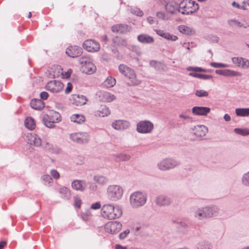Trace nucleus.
Here are the masks:
<instances>
[{
	"label": "nucleus",
	"mask_w": 249,
	"mask_h": 249,
	"mask_svg": "<svg viewBox=\"0 0 249 249\" xmlns=\"http://www.w3.org/2000/svg\"><path fill=\"white\" fill-rule=\"evenodd\" d=\"M101 214L105 218L115 219L119 218L122 215V209L118 205L114 206L110 204H107L102 207Z\"/></svg>",
	"instance_id": "nucleus-1"
},
{
	"label": "nucleus",
	"mask_w": 249,
	"mask_h": 249,
	"mask_svg": "<svg viewBox=\"0 0 249 249\" xmlns=\"http://www.w3.org/2000/svg\"><path fill=\"white\" fill-rule=\"evenodd\" d=\"M124 193L123 187L118 184L109 185L107 188V196L111 201L116 202L121 200Z\"/></svg>",
	"instance_id": "nucleus-2"
},
{
	"label": "nucleus",
	"mask_w": 249,
	"mask_h": 249,
	"mask_svg": "<svg viewBox=\"0 0 249 249\" xmlns=\"http://www.w3.org/2000/svg\"><path fill=\"white\" fill-rule=\"evenodd\" d=\"M147 194L142 191H136L130 196V203L132 207L137 208L143 206L146 202Z\"/></svg>",
	"instance_id": "nucleus-3"
},
{
	"label": "nucleus",
	"mask_w": 249,
	"mask_h": 249,
	"mask_svg": "<svg viewBox=\"0 0 249 249\" xmlns=\"http://www.w3.org/2000/svg\"><path fill=\"white\" fill-rule=\"evenodd\" d=\"M120 72L130 80L128 83L129 86H137L141 83V81L136 78L134 71L124 64L119 66Z\"/></svg>",
	"instance_id": "nucleus-4"
},
{
	"label": "nucleus",
	"mask_w": 249,
	"mask_h": 249,
	"mask_svg": "<svg viewBox=\"0 0 249 249\" xmlns=\"http://www.w3.org/2000/svg\"><path fill=\"white\" fill-rule=\"evenodd\" d=\"M42 121L46 126L53 128L55 126V123L61 121V117L58 112L52 110L44 116Z\"/></svg>",
	"instance_id": "nucleus-5"
},
{
	"label": "nucleus",
	"mask_w": 249,
	"mask_h": 249,
	"mask_svg": "<svg viewBox=\"0 0 249 249\" xmlns=\"http://www.w3.org/2000/svg\"><path fill=\"white\" fill-rule=\"evenodd\" d=\"M90 138L89 135L86 132H76L70 135V138L73 142L80 144L88 143Z\"/></svg>",
	"instance_id": "nucleus-6"
},
{
	"label": "nucleus",
	"mask_w": 249,
	"mask_h": 249,
	"mask_svg": "<svg viewBox=\"0 0 249 249\" xmlns=\"http://www.w3.org/2000/svg\"><path fill=\"white\" fill-rule=\"evenodd\" d=\"M180 164V162L173 159H165L158 163L159 169L162 171H166L173 169Z\"/></svg>",
	"instance_id": "nucleus-7"
},
{
	"label": "nucleus",
	"mask_w": 249,
	"mask_h": 249,
	"mask_svg": "<svg viewBox=\"0 0 249 249\" xmlns=\"http://www.w3.org/2000/svg\"><path fill=\"white\" fill-rule=\"evenodd\" d=\"M79 63L82 65L83 72L91 74L95 72L96 67L95 65L90 61L89 58L82 57L80 58Z\"/></svg>",
	"instance_id": "nucleus-8"
},
{
	"label": "nucleus",
	"mask_w": 249,
	"mask_h": 249,
	"mask_svg": "<svg viewBox=\"0 0 249 249\" xmlns=\"http://www.w3.org/2000/svg\"><path fill=\"white\" fill-rule=\"evenodd\" d=\"M153 129L154 124L149 121H141L137 124L136 130L139 133H150L153 131Z\"/></svg>",
	"instance_id": "nucleus-9"
},
{
	"label": "nucleus",
	"mask_w": 249,
	"mask_h": 249,
	"mask_svg": "<svg viewBox=\"0 0 249 249\" xmlns=\"http://www.w3.org/2000/svg\"><path fill=\"white\" fill-rule=\"evenodd\" d=\"M122 228L121 223L116 221H110L105 225V230L106 232L111 234H115L118 233Z\"/></svg>",
	"instance_id": "nucleus-10"
},
{
	"label": "nucleus",
	"mask_w": 249,
	"mask_h": 249,
	"mask_svg": "<svg viewBox=\"0 0 249 249\" xmlns=\"http://www.w3.org/2000/svg\"><path fill=\"white\" fill-rule=\"evenodd\" d=\"M83 48L89 52H96L99 51L100 45L98 42L93 39H88L83 43Z\"/></svg>",
	"instance_id": "nucleus-11"
},
{
	"label": "nucleus",
	"mask_w": 249,
	"mask_h": 249,
	"mask_svg": "<svg viewBox=\"0 0 249 249\" xmlns=\"http://www.w3.org/2000/svg\"><path fill=\"white\" fill-rule=\"evenodd\" d=\"M64 87V84L59 81L53 80L48 82L46 89L52 92L58 93L61 91Z\"/></svg>",
	"instance_id": "nucleus-12"
},
{
	"label": "nucleus",
	"mask_w": 249,
	"mask_h": 249,
	"mask_svg": "<svg viewBox=\"0 0 249 249\" xmlns=\"http://www.w3.org/2000/svg\"><path fill=\"white\" fill-rule=\"evenodd\" d=\"M208 131V128L206 126L204 125H197L192 128L191 133L198 140H202V138L206 135Z\"/></svg>",
	"instance_id": "nucleus-13"
},
{
	"label": "nucleus",
	"mask_w": 249,
	"mask_h": 249,
	"mask_svg": "<svg viewBox=\"0 0 249 249\" xmlns=\"http://www.w3.org/2000/svg\"><path fill=\"white\" fill-rule=\"evenodd\" d=\"M193 215L195 218L199 220L208 218L205 206L195 208L193 210Z\"/></svg>",
	"instance_id": "nucleus-14"
},
{
	"label": "nucleus",
	"mask_w": 249,
	"mask_h": 249,
	"mask_svg": "<svg viewBox=\"0 0 249 249\" xmlns=\"http://www.w3.org/2000/svg\"><path fill=\"white\" fill-rule=\"evenodd\" d=\"M205 207L207 211L208 218L218 216L220 210L218 206L211 204L205 206Z\"/></svg>",
	"instance_id": "nucleus-15"
},
{
	"label": "nucleus",
	"mask_w": 249,
	"mask_h": 249,
	"mask_svg": "<svg viewBox=\"0 0 249 249\" xmlns=\"http://www.w3.org/2000/svg\"><path fill=\"white\" fill-rule=\"evenodd\" d=\"M172 203V200L168 196L164 195L158 196L155 199V203L160 207L168 206Z\"/></svg>",
	"instance_id": "nucleus-16"
},
{
	"label": "nucleus",
	"mask_w": 249,
	"mask_h": 249,
	"mask_svg": "<svg viewBox=\"0 0 249 249\" xmlns=\"http://www.w3.org/2000/svg\"><path fill=\"white\" fill-rule=\"evenodd\" d=\"M66 54L71 57H76L82 53V49L77 46H70L66 51Z\"/></svg>",
	"instance_id": "nucleus-17"
},
{
	"label": "nucleus",
	"mask_w": 249,
	"mask_h": 249,
	"mask_svg": "<svg viewBox=\"0 0 249 249\" xmlns=\"http://www.w3.org/2000/svg\"><path fill=\"white\" fill-rule=\"evenodd\" d=\"M130 125V124L128 121L123 120H116L112 124V126L118 130H124L128 129Z\"/></svg>",
	"instance_id": "nucleus-18"
},
{
	"label": "nucleus",
	"mask_w": 249,
	"mask_h": 249,
	"mask_svg": "<svg viewBox=\"0 0 249 249\" xmlns=\"http://www.w3.org/2000/svg\"><path fill=\"white\" fill-rule=\"evenodd\" d=\"M28 142L35 146H40L41 145L40 138L35 133H30L27 135Z\"/></svg>",
	"instance_id": "nucleus-19"
},
{
	"label": "nucleus",
	"mask_w": 249,
	"mask_h": 249,
	"mask_svg": "<svg viewBox=\"0 0 249 249\" xmlns=\"http://www.w3.org/2000/svg\"><path fill=\"white\" fill-rule=\"evenodd\" d=\"M86 181L84 180H74L71 183V187L76 191L83 192L87 187Z\"/></svg>",
	"instance_id": "nucleus-20"
},
{
	"label": "nucleus",
	"mask_w": 249,
	"mask_h": 249,
	"mask_svg": "<svg viewBox=\"0 0 249 249\" xmlns=\"http://www.w3.org/2000/svg\"><path fill=\"white\" fill-rule=\"evenodd\" d=\"M232 61L233 64L236 65L238 67L247 69L249 68V60L247 59L234 57L232 58Z\"/></svg>",
	"instance_id": "nucleus-21"
},
{
	"label": "nucleus",
	"mask_w": 249,
	"mask_h": 249,
	"mask_svg": "<svg viewBox=\"0 0 249 249\" xmlns=\"http://www.w3.org/2000/svg\"><path fill=\"white\" fill-rule=\"evenodd\" d=\"M165 4V8L167 12L171 13V14H176L178 13V3L176 2L175 1H172L169 2L164 1Z\"/></svg>",
	"instance_id": "nucleus-22"
},
{
	"label": "nucleus",
	"mask_w": 249,
	"mask_h": 249,
	"mask_svg": "<svg viewBox=\"0 0 249 249\" xmlns=\"http://www.w3.org/2000/svg\"><path fill=\"white\" fill-rule=\"evenodd\" d=\"M210 108L205 107H194L192 108V112L196 115H206L210 112Z\"/></svg>",
	"instance_id": "nucleus-23"
},
{
	"label": "nucleus",
	"mask_w": 249,
	"mask_h": 249,
	"mask_svg": "<svg viewBox=\"0 0 249 249\" xmlns=\"http://www.w3.org/2000/svg\"><path fill=\"white\" fill-rule=\"evenodd\" d=\"M99 94L100 100L102 102H110L115 99V96L108 92L100 91Z\"/></svg>",
	"instance_id": "nucleus-24"
},
{
	"label": "nucleus",
	"mask_w": 249,
	"mask_h": 249,
	"mask_svg": "<svg viewBox=\"0 0 249 249\" xmlns=\"http://www.w3.org/2000/svg\"><path fill=\"white\" fill-rule=\"evenodd\" d=\"M73 104L76 106H82L86 104L87 99L86 97L82 95L73 94L72 95Z\"/></svg>",
	"instance_id": "nucleus-25"
},
{
	"label": "nucleus",
	"mask_w": 249,
	"mask_h": 249,
	"mask_svg": "<svg viewBox=\"0 0 249 249\" xmlns=\"http://www.w3.org/2000/svg\"><path fill=\"white\" fill-rule=\"evenodd\" d=\"M110 113V110L106 106H101L99 110L95 111L94 115L97 117L107 116Z\"/></svg>",
	"instance_id": "nucleus-26"
},
{
	"label": "nucleus",
	"mask_w": 249,
	"mask_h": 249,
	"mask_svg": "<svg viewBox=\"0 0 249 249\" xmlns=\"http://www.w3.org/2000/svg\"><path fill=\"white\" fill-rule=\"evenodd\" d=\"M138 40L143 44H151L154 42L153 37L147 34H141L137 37Z\"/></svg>",
	"instance_id": "nucleus-27"
},
{
	"label": "nucleus",
	"mask_w": 249,
	"mask_h": 249,
	"mask_svg": "<svg viewBox=\"0 0 249 249\" xmlns=\"http://www.w3.org/2000/svg\"><path fill=\"white\" fill-rule=\"evenodd\" d=\"M31 107L36 110H41L45 107V104L41 99H32L30 102Z\"/></svg>",
	"instance_id": "nucleus-28"
},
{
	"label": "nucleus",
	"mask_w": 249,
	"mask_h": 249,
	"mask_svg": "<svg viewBox=\"0 0 249 249\" xmlns=\"http://www.w3.org/2000/svg\"><path fill=\"white\" fill-rule=\"evenodd\" d=\"M113 157L117 162L128 161L131 158L130 155L123 153L114 154Z\"/></svg>",
	"instance_id": "nucleus-29"
},
{
	"label": "nucleus",
	"mask_w": 249,
	"mask_h": 249,
	"mask_svg": "<svg viewBox=\"0 0 249 249\" xmlns=\"http://www.w3.org/2000/svg\"><path fill=\"white\" fill-rule=\"evenodd\" d=\"M178 30L180 33L188 36L193 35L196 33L195 30L193 28L183 25L178 27Z\"/></svg>",
	"instance_id": "nucleus-30"
},
{
	"label": "nucleus",
	"mask_w": 249,
	"mask_h": 249,
	"mask_svg": "<svg viewBox=\"0 0 249 249\" xmlns=\"http://www.w3.org/2000/svg\"><path fill=\"white\" fill-rule=\"evenodd\" d=\"M93 180L100 185L104 186L108 182V178L103 175H96L93 177Z\"/></svg>",
	"instance_id": "nucleus-31"
},
{
	"label": "nucleus",
	"mask_w": 249,
	"mask_h": 249,
	"mask_svg": "<svg viewBox=\"0 0 249 249\" xmlns=\"http://www.w3.org/2000/svg\"><path fill=\"white\" fill-rule=\"evenodd\" d=\"M58 192L61 195V197L65 199H68L71 196L69 189L66 187H62L58 189Z\"/></svg>",
	"instance_id": "nucleus-32"
},
{
	"label": "nucleus",
	"mask_w": 249,
	"mask_h": 249,
	"mask_svg": "<svg viewBox=\"0 0 249 249\" xmlns=\"http://www.w3.org/2000/svg\"><path fill=\"white\" fill-rule=\"evenodd\" d=\"M192 118L188 115L185 112H182L178 115V119L177 120L178 125L179 126L181 124H185L184 121L192 120Z\"/></svg>",
	"instance_id": "nucleus-33"
},
{
	"label": "nucleus",
	"mask_w": 249,
	"mask_h": 249,
	"mask_svg": "<svg viewBox=\"0 0 249 249\" xmlns=\"http://www.w3.org/2000/svg\"><path fill=\"white\" fill-rule=\"evenodd\" d=\"M70 118L72 122L79 124L84 122L85 121V117L81 114H73Z\"/></svg>",
	"instance_id": "nucleus-34"
},
{
	"label": "nucleus",
	"mask_w": 249,
	"mask_h": 249,
	"mask_svg": "<svg viewBox=\"0 0 249 249\" xmlns=\"http://www.w3.org/2000/svg\"><path fill=\"white\" fill-rule=\"evenodd\" d=\"M25 126L30 130H33L36 127V123L34 119L32 117H27L25 120Z\"/></svg>",
	"instance_id": "nucleus-35"
},
{
	"label": "nucleus",
	"mask_w": 249,
	"mask_h": 249,
	"mask_svg": "<svg viewBox=\"0 0 249 249\" xmlns=\"http://www.w3.org/2000/svg\"><path fill=\"white\" fill-rule=\"evenodd\" d=\"M235 113L238 116H249V108H238L235 109Z\"/></svg>",
	"instance_id": "nucleus-36"
},
{
	"label": "nucleus",
	"mask_w": 249,
	"mask_h": 249,
	"mask_svg": "<svg viewBox=\"0 0 249 249\" xmlns=\"http://www.w3.org/2000/svg\"><path fill=\"white\" fill-rule=\"evenodd\" d=\"M177 228L178 231L183 233H185L188 231V225L183 222H178Z\"/></svg>",
	"instance_id": "nucleus-37"
},
{
	"label": "nucleus",
	"mask_w": 249,
	"mask_h": 249,
	"mask_svg": "<svg viewBox=\"0 0 249 249\" xmlns=\"http://www.w3.org/2000/svg\"><path fill=\"white\" fill-rule=\"evenodd\" d=\"M228 24L231 27H244L247 28L249 25L244 26L243 24L241 23L238 20L235 19H231L228 20Z\"/></svg>",
	"instance_id": "nucleus-38"
},
{
	"label": "nucleus",
	"mask_w": 249,
	"mask_h": 249,
	"mask_svg": "<svg viewBox=\"0 0 249 249\" xmlns=\"http://www.w3.org/2000/svg\"><path fill=\"white\" fill-rule=\"evenodd\" d=\"M241 75L242 74L240 72L228 69L224 70L223 76H224L232 77L241 76Z\"/></svg>",
	"instance_id": "nucleus-39"
},
{
	"label": "nucleus",
	"mask_w": 249,
	"mask_h": 249,
	"mask_svg": "<svg viewBox=\"0 0 249 249\" xmlns=\"http://www.w3.org/2000/svg\"><path fill=\"white\" fill-rule=\"evenodd\" d=\"M241 182L243 186L249 187V171L242 175Z\"/></svg>",
	"instance_id": "nucleus-40"
},
{
	"label": "nucleus",
	"mask_w": 249,
	"mask_h": 249,
	"mask_svg": "<svg viewBox=\"0 0 249 249\" xmlns=\"http://www.w3.org/2000/svg\"><path fill=\"white\" fill-rule=\"evenodd\" d=\"M196 248L197 249H211L212 246L208 242L202 241L197 245Z\"/></svg>",
	"instance_id": "nucleus-41"
},
{
	"label": "nucleus",
	"mask_w": 249,
	"mask_h": 249,
	"mask_svg": "<svg viewBox=\"0 0 249 249\" xmlns=\"http://www.w3.org/2000/svg\"><path fill=\"white\" fill-rule=\"evenodd\" d=\"M115 79L110 76L107 77V79L104 82L105 85L109 88L113 87V86L115 85Z\"/></svg>",
	"instance_id": "nucleus-42"
},
{
	"label": "nucleus",
	"mask_w": 249,
	"mask_h": 249,
	"mask_svg": "<svg viewBox=\"0 0 249 249\" xmlns=\"http://www.w3.org/2000/svg\"><path fill=\"white\" fill-rule=\"evenodd\" d=\"M149 64L151 67L154 68L157 71H160L162 69V64L155 60H151L150 61Z\"/></svg>",
	"instance_id": "nucleus-43"
},
{
	"label": "nucleus",
	"mask_w": 249,
	"mask_h": 249,
	"mask_svg": "<svg viewBox=\"0 0 249 249\" xmlns=\"http://www.w3.org/2000/svg\"><path fill=\"white\" fill-rule=\"evenodd\" d=\"M234 132L236 134L241 135L242 136H247L249 135V130L248 129L236 128H234Z\"/></svg>",
	"instance_id": "nucleus-44"
},
{
	"label": "nucleus",
	"mask_w": 249,
	"mask_h": 249,
	"mask_svg": "<svg viewBox=\"0 0 249 249\" xmlns=\"http://www.w3.org/2000/svg\"><path fill=\"white\" fill-rule=\"evenodd\" d=\"M130 11L132 14L139 17H142L143 15V12L137 7H130Z\"/></svg>",
	"instance_id": "nucleus-45"
},
{
	"label": "nucleus",
	"mask_w": 249,
	"mask_h": 249,
	"mask_svg": "<svg viewBox=\"0 0 249 249\" xmlns=\"http://www.w3.org/2000/svg\"><path fill=\"white\" fill-rule=\"evenodd\" d=\"M41 179L43 181V183L46 185L51 183L53 179L49 175H44L41 177Z\"/></svg>",
	"instance_id": "nucleus-46"
},
{
	"label": "nucleus",
	"mask_w": 249,
	"mask_h": 249,
	"mask_svg": "<svg viewBox=\"0 0 249 249\" xmlns=\"http://www.w3.org/2000/svg\"><path fill=\"white\" fill-rule=\"evenodd\" d=\"M81 216L83 220L88 221L90 218L91 213L89 210H87L85 212L82 213Z\"/></svg>",
	"instance_id": "nucleus-47"
},
{
	"label": "nucleus",
	"mask_w": 249,
	"mask_h": 249,
	"mask_svg": "<svg viewBox=\"0 0 249 249\" xmlns=\"http://www.w3.org/2000/svg\"><path fill=\"white\" fill-rule=\"evenodd\" d=\"M120 34H124L129 31V27L126 24H120Z\"/></svg>",
	"instance_id": "nucleus-48"
},
{
	"label": "nucleus",
	"mask_w": 249,
	"mask_h": 249,
	"mask_svg": "<svg viewBox=\"0 0 249 249\" xmlns=\"http://www.w3.org/2000/svg\"><path fill=\"white\" fill-rule=\"evenodd\" d=\"M43 147L45 150L49 152L53 153L54 152L53 145L49 142H46L44 145Z\"/></svg>",
	"instance_id": "nucleus-49"
},
{
	"label": "nucleus",
	"mask_w": 249,
	"mask_h": 249,
	"mask_svg": "<svg viewBox=\"0 0 249 249\" xmlns=\"http://www.w3.org/2000/svg\"><path fill=\"white\" fill-rule=\"evenodd\" d=\"M195 94L200 97H207L208 95V92L204 90H196Z\"/></svg>",
	"instance_id": "nucleus-50"
},
{
	"label": "nucleus",
	"mask_w": 249,
	"mask_h": 249,
	"mask_svg": "<svg viewBox=\"0 0 249 249\" xmlns=\"http://www.w3.org/2000/svg\"><path fill=\"white\" fill-rule=\"evenodd\" d=\"M164 38L168 40L176 41L178 39V37L176 36L171 35L169 33H167L165 36H164Z\"/></svg>",
	"instance_id": "nucleus-51"
},
{
	"label": "nucleus",
	"mask_w": 249,
	"mask_h": 249,
	"mask_svg": "<svg viewBox=\"0 0 249 249\" xmlns=\"http://www.w3.org/2000/svg\"><path fill=\"white\" fill-rule=\"evenodd\" d=\"M211 66L214 68H226L227 67V65L221 63H216V62H211L210 64Z\"/></svg>",
	"instance_id": "nucleus-52"
},
{
	"label": "nucleus",
	"mask_w": 249,
	"mask_h": 249,
	"mask_svg": "<svg viewBox=\"0 0 249 249\" xmlns=\"http://www.w3.org/2000/svg\"><path fill=\"white\" fill-rule=\"evenodd\" d=\"M130 231L129 229H126L123 232L119 234V238L121 240H123L126 238L127 235L129 233Z\"/></svg>",
	"instance_id": "nucleus-53"
},
{
	"label": "nucleus",
	"mask_w": 249,
	"mask_h": 249,
	"mask_svg": "<svg viewBox=\"0 0 249 249\" xmlns=\"http://www.w3.org/2000/svg\"><path fill=\"white\" fill-rule=\"evenodd\" d=\"M186 1H181L179 4H178V12H180L181 10H182L183 9L186 8L187 6V3Z\"/></svg>",
	"instance_id": "nucleus-54"
},
{
	"label": "nucleus",
	"mask_w": 249,
	"mask_h": 249,
	"mask_svg": "<svg viewBox=\"0 0 249 249\" xmlns=\"http://www.w3.org/2000/svg\"><path fill=\"white\" fill-rule=\"evenodd\" d=\"M179 12L184 15H189L192 14L194 12L192 10L190 9L189 6H187L186 8L183 9Z\"/></svg>",
	"instance_id": "nucleus-55"
},
{
	"label": "nucleus",
	"mask_w": 249,
	"mask_h": 249,
	"mask_svg": "<svg viewBox=\"0 0 249 249\" xmlns=\"http://www.w3.org/2000/svg\"><path fill=\"white\" fill-rule=\"evenodd\" d=\"M51 176L54 178V179H58L59 177V173L56 170H52L51 171Z\"/></svg>",
	"instance_id": "nucleus-56"
},
{
	"label": "nucleus",
	"mask_w": 249,
	"mask_h": 249,
	"mask_svg": "<svg viewBox=\"0 0 249 249\" xmlns=\"http://www.w3.org/2000/svg\"><path fill=\"white\" fill-rule=\"evenodd\" d=\"M212 78V76L211 75H207V74H200L199 73L198 78L199 79H202L204 80H207L210 79Z\"/></svg>",
	"instance_id": "nucleus-57"
},
{
	"label": "nucleus",
	"mask_w": 249,
	"mask_h": 249,
	"mask_svg": "<svg viewBox=\"0 0 249 249\" xmlns=\"http://www.w3.org/2000/svg\"><path fill=\"white\" fill-rule=\"evenodd\" d=\"M101 208V203L99 202H97L96 203H93L91 206L90 208L93 210H98Z\"/></svg>",
	"instance_id": "nucleus-58"
},
{
	"label": "nucleus",
	"mask_w": 249,
	"mask_h": 249,
	"mask_svg": "<svg viewBox=\"0 0 249 249\" xmlns=\"http://www.w3.org/2000/svg\"><path fill=\"white\" fill-rule=\"evenodd\" d=\"M81 199L78 197L76 196L74 197V205L75 207L79 208L80 207Z\"/></svg>",
	"instance_id": "nucleus-59"
},
{
	"label": "nucleus",
	"mask_w": 249,
	"mask_h": 249,
	"mask_svg": "<svg viewBox=\"0 0 249 249\" xmlns=\"http://www.w3.org/2000/svg\"><path fill=\"white\" fill-rule=\"evenodd\" d=\"M120 28L119 24L115 25L112 26L111 30L114 33H120Z\"/></svg>",
	"instance_id": "nucleus-60"
},
{
	"label": "nucleus",
	"mask_w": 249,
	"mask_h": 249,
	"mask_svg": "<svg viewBox=\"0 0 249 249\" xmlns=\"http://www.w3.org/2000/svg\"><path fill=\"white\" fill-rule=\"evenodd\" d=\"M84 158L82 156H78L77 159L75 160V162L77 164L81 165L84 162Z\"/></svg>",
	"instance_id": "nucleus-61"
},
{
	"label": "nucleus",
	"mask_w": 249,
	"mask_h": 249,
	"mask_svg": "<svg viewBox=\"0 0 249 249\" xmlns=\"http://www.w3.org/2000/svg\"><path fill=\"white\" fill-rule=\"evenodd\" d=\"M157 17L162 20H164L165 18V13L163 12H158L156 14Z\"/></svg>",
	"instance_id": "nucleus-62"
},
{
	"label": "nucleus",
	"mask_w": 249,
	"mask_h": 249,
	"mask_svg": "<svg viewBox=\"0 0 249 249\" xmlns=\"http://www.w3.org/2000/svg\"><path fill=\"white\" fill-rule=\"evenodd\" d=\"M49 94L47 92L42 91L40 93L41 100H46L48 97Z\"/></svg>",
	"instance_id": "nucleus-63"
},
{
	"label": "nucleus",
	"mask_w": 249,
	"mask_h": 249,
	"mask_svg": "<svg viewBox=\"0 0 249 249\" xmlns=\"http://www.w3.org/2000/svg\"><path fill=\"white\" fill-rule=\"evenodd\" d=\"M155 31L156 32V33L160 36L164 38V36H165L166 34V32H164L163 30H155Z\"/></svg>",
	"instance_id": "nucleus-64"
}]
</instances>
